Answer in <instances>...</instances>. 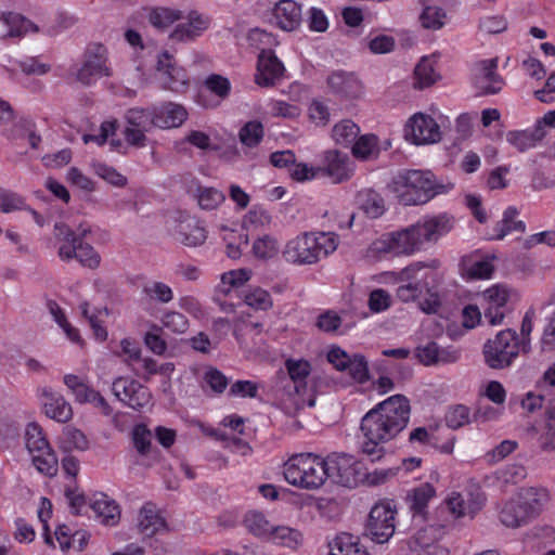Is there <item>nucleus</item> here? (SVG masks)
<instances>
[{
	"label": "nucleus",
	"instance_id": "1",
	"mask_svg": "<svg viewBox=\"0 0 555 555\" xmlns=\"http://www.w3.org/2000/svg\"><path fill=\"white\" fill-rule=\"evenodd\" d=\"M410 412V402L402 395L391 396L367 412L361 422L363 452L370 455L379 453L380 444L393 439L406 427Z\"/></svg>",
	"mask_w": 555,
	"mask_h": 555
},
{
	"label": "nucleus",
	"instance_id": "2",
	"mask_svg": "<svg viewBox=\"0 0 555 555\" xmlns=\"http://www.w3.org/2000/svg\"><path fill=\"white\" fill-rule=\"evenodd\" d=\"M339 242L335 232H302L285 243L282 256L291 264L311 266L332 255Z\"/></svg>",
	"mask_w": 555,
	"mask_h": 555
},
{
	"label": "nucleus",
	"instance_id": "3",
	"mask_svg": "<svg viewBox=\"0 0 555 555\" xmlns=\"http://www.w3.org/2000/svg\"><path fill=\"white\" fill-rule=\"evenodd\" d=\"M389 191L404 206L428 203L436 195L444 193V186L436 181L428 170H399L388 184Z\"/></svg>",
	"mask_w": 555,
	"mask_h": 555
},
{
	"label": "nucleus",
	"instance_id": "4",
	"mask_svg": "<svg viewBox=\"0 0 555 555\" xmlns=\"http://www.w3.org/2000/svg\"><path fill=\"white\" fill-rule=\"evenodd\" d=\"M391 276L395 282L401 283L397 288L400 300L408 302L428 294L430 298L422 304V309L427 313L436 312L439 299L437 294L433 293L437 284V273L434 269L422 262H415Z\"/></svg>",
	"mask_w": 555,
	"mask_h": 555
},
{
	"label": "nucleus",
	"instance_id": "5",
	"mask_svg": "<svg viewBox=\"0 0 555 555\" xmlns=\"http://www.w3.org/2000/svg\"><path fill=\"white\" fill-rule=\"evenodd\" d=\"M324 459L313 453L293 454L283 464L287 483L304 490H318L326 481Z\"/></svg>",
	"mask_w": 555,
	"mask_h": 555
},
{
	"label": "nucleus",
	"instance_id": "6",
	"mask_svg": "<svg viewBox=\"0 0 555 555\" xmlns=\"http://www.w3.org/2000/svg\"><path fill=\"white\" fill-rule=\"evenodd\" d=\"M547 499L548 494L544 489H521L503 505L500 520L506 527H520L539 515Z\"/></svg>",
	"mask_w": 555,
	"mask_h": 555
},
{
	"label": "nucleus",
	"instance_id": "7",
	"mask_svg": "<svg viewBox=\"0 0 555 555\" xmlns=\"http://www.w3.org/2000/svg\"><path fill=\"white\" fill-rule=\"evenodd\" d=\"M424 248L420 232L414 223L402 230L386 233L372 242L367 249V256L372 258L382 257L386 254L411 256Z\"/></svg>",
	"mask_w": 555,
	"mask_h": 555
},
{
	"label": "nucleus",
	"instance_id": "8",
	"mask_svg": "<svg viewBox=\"0 0 555 555\" xmlns=\"http://www.w3.org/2000/svg\"><path fill=\"white\" fill-rule=\"evenodd\" d=\"M25 444L36 469L46 476H55L59 467L57 457L39 424L33 422L26 426Z\"/></svg>",
	"mask_w": 555,
	"mask_h": 555
},
{
	"label": "nucleus",
	"instance_id": "9",
	"mask_svg": "<svg viewBox=\"0 0 555 555\" xmlns=\"http://www.w3.org/2000/svg\"><path fill=\"white\" fill-rule=\"evenodd\" d=\"M520 345L516 332L504 330L489 339L483 346V357L488 366L494 370L508 367L518 357Z\"/></svg>",
	"mask_w": 555,
	"mask_h": 555
},
{
	"label": "nucleus",
	"instance_id": "10",
	"mask_svg": "<svg viewBox=\"0 0 555 555\" xmlns=\"http://www.w3.org/2000/svg\"><path fill=\"white\" fill-rule=\"evenodd\" d=\"M324 463L326 480L331 478L344 487H357L366 477L363 464L352 455L332 454L324 459Z\"/></svg>",
	"mask_w": 555,
	"mask_h": 555
},
{
	"label": "nucleus",
	"instance_id": "11",
	"mask_svg": "<svg viewBox=\"0 0 555 555\" xmlns=\"http://www.w3.org/2000/svg\"><path fill=\"white\" fill-rule=\"evenodd\" d=\"M404 138L415 145L438 143L442 138L440 126L436 119L423 112L413 114L404 125Z\"/></svg>",
	"mask_w": 555,
	"mask_h": 555
},
{
	"label": "nucleus",
	"instance_id": "12",
	"mask_svg": "<svg viewBox=\"0 0 555 555\" xmlns=\"http://www.w3.org/2000/svg\"><path fill=\"white\" fill-rule=\"evenodd\" d=\"M396 509L390 502L375 504L369 516L367 533L376 543L387 542L395 533Z\"/></svg>",
	"mask_w": 555,
	"mask_h": 555
},
{
	"label": "nucleus",
	"instance_id": "13",
	"mask_svg": "<svg viewBox=\"0 0 555 555\" xmlns=\"http://www.w3.org/2000/svg\"><path fill=\"white\" fill-rule=\"evenodd\" d=\"M327 361L340 372L348 374L352 379L364 383L369 379V365L360 353H348L338 346H331L326 354Z\"/></svg>",
	"mask_w": 555,
	"mask_h": 555
},
{
	"label": "nucleus",
	"instance_id": "14",
	"mask_svg": "<svg viewBox=\"0 0 555 555\" xmlns=\"http://www.w3.org/2000/svg\"><path fill=\"white\" fill-rule=\"evenodd\" d=\"M112 392L117 400L134 410L147 406L152 399L151 392L145 386L126 376H118L113 380Z\"/></svg>",
	"mask_w": 555,
	"mask_h": 555
},
{
	"label": "nucleus",
	"instance_id": "15",
	"mask_svg": "<svg viewBox=\"0 0 555 555\" xmlns=\"http://www.w3.org/2000/svg\"><path fill=\"white\" fill-rule=\"evenodd\" d=\"M285 367L294 384V389L298 399L296 405L304 404L308 401L309 406L314 405L313 389L311 384V363L306 359H287Z\"/></svg>",
	"mask_w": 555,
	"mask_h": 555
},
{
	"label": "nucleus",
	"instance_id": "16",
	"mask_svg": "<svg viewBox=\"0 0 555 555\" xmlns=\"http://www.w3.org/2000/svg\"><path fill=\"white\" fill-rule=\"evenodd\" d=\"M111 68L107 65L106 48L102 44L89 47L85 61L77 73V79L83 85H91L103 77L111 76Z\"/></svg>",
	"mask_w": 555,
	"mask_h": 555
},
{
	"label": "nucleus",
	"instance_id": "17",
	"mask_svg": "<svg viewBox=\"0 0 555 555\" xmlns=\"http://www.w3.org/2000/svg\"><path fill=\"white\" fill-rule=\"evenodd\" d=\"M63 382L77 403L93 404L106 416H109L113 413V409L106 399L90 386L85 378L75 374H65Z\"/></svg>",
	"mask_w": 555,
	"mask_h": 555
},
{
	"label": "nucleus",
	"instance_id": "18",
	"mask_svg": "<svg viewBox=\"0 0 555 555\" xmlns=\"http://www.w3.org/2000/svg\"><path fill=\"white\" fill-rule=\"evenodd\" d=\"M156 70L163 88L173 92H182L186 89L189 81L186 73L173 63L168 52L158 55Z\"/></svg>",
	"mask_w": 555,
	"mask_h": 555
},
{
	"label": "nucleus",
	"instance_id": "19",
	"mask_svg": "<svg viewBox=\"0 0 555 555\" xmlns=\"http://www.w3.org/2000/svg\"><path fill=\"white\" fill-rule=\"evenodd\" d=\"M498 61L495 59L478 62L474 67L473 82L481 94H495L504 86V79L496 73Z\"/></svg>",
	"mask_w": 555,
	"mask_h": 555
},
{
	"label": "nucleus",
	"instance_id": "20",
	"mask_svg": "<svg viewBox=\"0 0 555 555\" xmlns=\"http://www.w3.org/2000/svg\"><path fill=\"white\" fill-rule=\"evenodd\" d=\"M320 168L321 173L334 183H340L352 177L356 165L347 154L330 150L324 153L323 166Z\"/></svg>",
	"mask_w": 555,
	"mask_h": 555
},
{
	"label": "nucleus",
	"instance_id": "21",
	"mask_svg": "<svg viewBox=\"0 0 555 555\" xmlns=\"http://www.w3.org/2000/svg\"><path fill=\"white\" fill-rule=\"evenodd\" d=\"M39 398L43 413L57 423H67L73 417V408L63 395L43 387L39 389Z\"/></svg>",
	"mask_w": 555,
	"mask_h": 555
},
{
	"label": "nucleus",
	"instance_id": "22",
	"mask_svg": "<svg viewBox=\"0 0 555 555\" xmlns=\"http://www.w3.org/2000/svg\"><path fill=\"white\" fill-rule=\"evenodd\" d=\"M508 296V289L502 285H494L482 293L481 305L485 318L491 325L502 323Z\"/></svg>",
	"mask_w": 555,
	"mask_h": 555
},
{
	"label": "nucleus",
	"instance_id": "23",
	"mask_svg": "<svg viewBox=\"0 0 555 555\" xmlns=\"http://www.w3.org/2000/svg\"><path fill=\"white\" fill-rule=\"evenodd\" d=\"M424 247L438 242L453 229V219L447 214L427 216L415 222Z\"/></svg>",
	"mask_w": 555,
	"mask_h": 555
},
{
	"label": "nucleus",
	"instance_id": "24",
	"mask_svg": "<svg viewBox=\"0 0 555 555\" xmlns=\"http://www.w3.org/2000/svg\"><path fill=\"white\" fill-rule=\"evenodd\" d=\"M80 242L81 240L77 235L76 231H74L67 223L63 221L54 223L53 245L56 249L57 257L62 261L69 262L74 260Z\"/></svg>",
	"mask_w": 555,
	"mask_h": 555
},
{
	"label": "nucleus",
	"instance_id": "25",
	"mask_svg": "<svg viewBox=\"0 0 555 555\" xmlns=\"http://www.w3.org/2000/svg\"><path fill=\"white\" fill-rule=\"evenodd\" d=\"M210 26V20L197 11H191L186 22L178 24L170 34V39L178 42H189L201 37Z\"/></svg>",
	"mask_w": 555,
	"mask_h": 555
},
{
	"label": "nucleus",
	"instance_id": "26",
	"mask_svg": "<svg viewBox=\"0 0 555 555\" xmlns=\"http://www.w3.org/2000/svg\"><path fill=\"white\" fill-rule=\"evenodd\" d=\"M284 65L271 50H262L258 56L256 82L268 87L283 76Z\"/></svg>",
	"mask_w": 555,
	"mask_h": 555
},
{
	"label": "nucleus",
	"instance_id": "27",
	"mask_svg": "<svg viewBox=\"0 0 555 555\" xmlns=\"http://www.w3.org/2000/svg\"><path fill=\"white\" fill-rule=\"evenodd\" d=\"M154 126L159 129L180 127L188 118L185 108L172 102L153 106Z\"/></svg>",
	"mask_w": 555,
	"mask_h": 555
},
{
	"label": "nucleus",
	"instance_id": "28",
	"mask_svg": "<svg viewBox=\"0 0 555 555\" xmlns=\"http://www.w3.org/2000/svg\"><path fill=\"white\" fill-rule=\"evenodd\" d=\"M415 358L424 365L453 363L459 360L460 352L455 349L440 348L435 341H429L415 348Z\"/></svg>",
	"mask_w": 555,
	"mask_h": 555
},
{
	"label": "nucleus",
	"instance_id": "29",
	"mask_svg": "<svg viewBox=\"0 0 555 555\" xmlns=\"http://www.w3.org/2000/svg\"><path fill=\"white\" fill-rule=\"evenodd\" d=\"M137 527L143 538H151L166 531L167 524L153 503H145L139 512Z\"/></svg>",
	"mask_w": 555,
	"mask_h": 555
},
{
	"label": "nucleus",
	"instance_id": "30",
	"mask_svg": "<svg viewBox=\"0 0 555 555\" xmlns=\"http://www.w3.org/2000/svg\"><path fill=\"white\" fill-rule=\"evenodd\" d=\"M330 89L344 99H357L362 93L361 81L353 75L335 72L327 78Z\"/></svg>",
	"mask_w": 555,
	"mask_h": 555
},
{
	"label": "nucleus",
	"instance_id": "31",
	"mask_svg": "<svg viewBox=\"0 0 555 555\" xmlns=\"http://www.w3.org/2000/svg\"><path fill=\"white\" fill-rule=\"evenodd\" d=\"M273 18L281 29L294 30L300 24L301 8L294 0H281L273 9Z\"/></svg>",
	"mask_w": 555,
	"mask_h": 555
},
{
	"label": "nucleus",
	"instance_id": "32",
	"mask_svg": "<svg viewBox=\"0 0 555 555\" xmlns=\"http://www.w3.org/2000/svg\"><path fill=\"white\" fill-rule=\"evenodd\" d=\"M439 55L434 53L423 56L414 69V87L416 89H425L433 86L440 79V73L437 65Z\"/></svg>",
	"mask_w": 555,
	"mask_h": 555
},
{
	"label": "nucleus",
	"instance_id": "33",
	"mask_svg": "<svg viewBox=\"0 0 555 555\" xmlns=\"http://www.w3.org/2000/svg\"><path fill=\"white\" fill-rule=\"evenodd\" d=\"M91 508L96 518L105 526H115L120 519V509L118 504L104 493L95 494Z\"/></svg>",
	"mask_w": 555,
	"mask_h": 555
},
{
	"label": "nucleus",
	"instance_id": "34",
	"mask_svg": "<svg viewBox=\"0 0 555 555\" xmlns=\"http://www.w3.org/2000/svg\"><path fill=\"white\" fill-rule=\"evenodd\" d=\"M178 237L186 246L195 247L202 245L207 238V232L201 221L188 217L178 225Z\"/></svg>",
	"mask_w": 555,
	"mask_h": 555
},
{
	"label": "nucleus",
	"instance_id": "35",
	"mask_svg": "<svg viewBox=\"0 0 555 555\" xmlns=\"http://www.w3.org/2000/svg\"><path fill=\"white\" fill-rule=\"evenodd\" d=\"M545 131L541 125L525 130H514L506 134V141L520 152L534 147L543 138Z\"/></svg>",
	"mask_w": 555,
	"mask_h": 555
},
{
	"label": "nucleus",
	"instance_id": "36",
	"mask_svg": "<svg viewBox=\"0 0 555 555\" xmlns=\"http://www.w3.org/2000/svg\"><path fill=\"white\" fill-rule=\"evenodd\" d=\"M357 202L361 210L370 218H379L386 211L384 197L373 189L361 190L357 194Z\"/></svg>",
	"mask_w": 555,
	"mask_h": 555
},
{
	"label": "nucleus",
	"instance_id": "37",
	"mask_svg": "<svg viewBox=\"0 0 555 555\" xmlns=\"http://www.w3.org/2000/svg\"><path fill=\"white\" fill-rule=\"evenodd\" d=\"M328 547V555H370L357 537L345 532L336 535Z\"/></svg>",
	"mask_w": 555,
	"mask_h": 555
},
{
	"label": "nucleus",
	"instance_id": "38",
	"mask_svg": "<svg viewBox=\"0 0 555 555\" xmlns=\"http://www.w3.org/2000/svg\"><path fill=\"white\" fill-rule=\"evenodd\" d=\"M435 488L426 482L412 490L409 495L410 508L413 512V519L420 521L424 519L427 505L429 501L435 496Z\"/></svg>",
	"mask_w": 555,
	"mask_h": 555
},
{
	"label": "nucleus",
	"instance_id": "39",
	"mask_svg": "<svg viewBox=\"0 0 555 555\" xmlns=\"http://www.w3.org/2000/svg\"><path fill=\"white\" fill-rule=\"evenodd\" d=\"M3 38L21 37L38 31V27L31 21L17 13L3 14Z\"/></svg>",
	"mask_w": 555,
	"mask_h": 555
},
{
	"label": "nucleus",
	"instance_id": "40",
	"mask_svg": "<svg viewBox=\"0 0 555 555\" xmlns=\"http://www.w3.org/2000/svg\"><path fill=\"white\" fill-rule=\"evenodd\" d=\"M532 431L535 435V440L539 449L544 453L555 452V416L554 413H548L543 424L533 426Z\"/></svg>",
	"mask_w": 555,
	"mask_h": 555
},
{
	"label": "nucleus",
	"instance_id": "41",
	"mask_svg": "<svg viewBox=\"0 0 555 555\" xmlns=\"http://www.w3.org/2000/svg\"><path fill=\"white\" fill-rule=\"evenodd\" d=\"M192 196L204 210L216 209L225 199V195L222 191L212 186L204 185H197L196 189L192 191Z\"/></svg>",
	"mask_w": 555,
	"mask_h": 555
},
{
	"label": "nucleus",
	"instance_id": "42",
	"mask_svg": "<svg viewBox=\"0 0 555 555\" xmlns=\"http://www.w3.org/2000/svg\"><path fill=\"white\" fill-rule=\"evenodd\" d=\"M380 147L375 134H363L356 139L352 145V154L361 160H370L378 157Z\"/></svg>",
	"mask_w": 555,
	"mask_h": 555
},
{
	"label": "nucleus",
	"instance_id": "43",
	"mask_svg": "<svg viewBox=\"0 0 555 555\" xmlns=\"http://www.w3.org/2000/svg\"><path fill=\"white\" fill-rule=\"evenodd\" d=\"M269 539L278 545L291 550L298 548L302 543V534L299 530L287 526H274Z\"/></svg>",
	"mask_w": 555,
	"mask_h": 555
},
{
	"label": "nucleus",
	"instance_id": "44",
	"mask_svg": "<svg viewBox=\"0 0 555 555\" xmlns=\"http://www.w3.org/2000/svg\"><path fill=\"white\" fill-rule=\"evenodd\" d=\"M182 18V12L167 7H156L149 9L147 20L155 28L166 29L173 23Z\"/></svg>",
	"mask_w": 555,
	"mask_h": 555
},
{
	"label": "nucleus",
	"instance_id": "45",
	"mask_svg": "<svg viewBox=\"0 0 555 555\" xmlns=\"http://www.w3.org/2000/svg\"><path fill=\"white\" fill-rule=\"evenodd\" d=\"M443 534V528L438 526H426L420 529L410 540L409 547L411 552L418 551V548L428 547L431 544L439 542Z\"/></svg>",
	"mask_w": 555,
	"mask_h": 555
},
{
	"label": "nucleus",
	"instance_id": "46",
	"mask_svg": "<svg viewBox=\"0 0 555 555\" xmlns=\"http://www.w3.org/2000/svg\"><path fill=\"white\" fill-rule=\"evenodd\" d=\"M253 255L260 260L274 258L280 251L279 240L270 234L257 237L251 246Z\"/></svg>",
	"mask_w": 555,
	"mask_h": 555
},
{
	"label": "nucleus",
	"instance_id": "47",
	"mask_svg": "<svg viewBox=\"0 0 555 555\" xmlns=\"http://www.w3.org/2000/svg\"><path fill=\"white\" fill-rule=\"evenodd\" d=\"M525 476L526 469L524 466L517 464L507 465L493 474V485L503 490L508 485L519 482Z\"/></svg>",
	"mask_w": 555,
	"mask_h": 555
},
{
	"label": "nucleus",
	"instance_id": "48",
	"mask_svg": "<svg viewBox=\"0 0 555 555\" xmlns=\"http://www.w3.org/2000/svg\"><path fill=\"white\" fill-rule=\"evenodd\" d=\"M142 294L152 301L169 304L173 299L172 288L162 281H149L142 287Z\"/></svg>",
	"mask_w": 555,
	"mask_h": 555
},
{
	"label": "nucleus",
	"instance_id": "49",
	"mask_svg": "<svg viewBox=\"0 0 555 555\" xmlns=\"http://www.w3.org/2000/svg\"><path fill=\"white\" fill-rule=\"evenodd\" d=\"M244 525L250 533L259 538H269L274 527L262 513L256 511L245 515Z\"/></svg>",
	"mask_w": 555,
	"mask_h": 555
},
{
	"label": "nucleus",
	"instance_id": "50",
	"mask_svg": "<svg viewBox=\"0 0 555 555\" xmlns=\"http://www.w3.org/2000/svg\"><path fill=\"white\" fill-rule=\"evenodd\" d=\"M360 133L359 126L350 119L337 122L332 130L333 140L340 145L352 144Z\"/></svg>",
	"mask_w": 555,
	"mask_h": 555
},
{
	"label": "nucleus",
	"instance_id": "51",
	"mask_svg": "<svg viewBox=\"0 0 555 555\" xmlns=\"http://www.w3.org/2000/svg\"><path fill=\"white\" fill-rule=\"evenodd\" d=\"M49 311L55 323L64 332L67 339L73 344L81 346L83 344V339L81 338L79 331L67 321L66 315L61 307L55 302H50Z\"/></svg>",
	"mask_w": 555,
	"mask_h": 555
},
{
	"label": "nucleus",
	"instance_id": "52",
	"mask_svg": "<svg viewBox=\"0 0 555 555\" xmlns=\"http://www.w3.org/2000/svg\"><path fill=\"white\" fill-rule=\"evenodd\" d=\"M49 311L55 323L64 332L67 339L73 344L81 346L83 344V339L81 338L79 331L67 321L66 315L61 307L55 302H50Z\"/></svg>",
	"mask_w": 555,
	"mask_h": 555
},
{
	"label": "nucleus",
	"instance_id": "53",
	"mask_svg": "<svg viewBox=\"0 0 555 555\" xmlns=\"http://www.w3.org/2000/svg\"><path fill=\"white\" fill-rule=\"evenodd\" d=\"M494 268L486 258L468 259L463 263L464 275L473 280L490 279Z\"/></svg>",
	"mask_w": 555,
	"mask_h": 555
},
{
	"label": "nucleus",
	"instance_id": "54",
	"mask_svg": "<svg viewBox=\"0 0 555 555\" xmlns=\"http://www.w3.org/2000/svg\"><path fill=\"white\" fill-rule=\"evenodd\" d=\"M222 238L227 245V255L232 259H237L242 255V248L247 245L248 237L243 231L222 229Z\"/></svg>",
	"mask_w": 555,
	"mask_h": 555
},
{
	"label": "nucleus",
	"instance_id": "55",
	"mask_svg": "<svg viewBox=\"0 0 555 555\" xmlns=\"http://www.w3.org/2000/svg\"><path fill=\"white\" fill-rule=\"evenodd\" d=\"M447 20L446 11L438 5H426L421 15L420 22L425 29L438 30L444 24Z\"/></svg>",
	"mask_w": 555,
	"mask_h": 555
},
{
	"label": "nucleus",
	"instance_id": "56",
	"mask_svg": "<svg viewBox=\"0 0 555 555\" xmlns=\"http://www.w3.org/2000/svg\"><path fill=\"white\" fill-rule=\"evenodd\" d=\"M518 216V211L515 207L509 206L503 214V219L498 225V234L493 237L498 240L504 238L507 234L513 231L525 232L526 224L524 221H515V218Z\"/></svg>",
	"mask_w": 555,
	"mask_h": 555
},
{
	"label": "nucleus",
	"instance_id": "57",
	"mask_svg": "<svg viewBox=\"0 0 555 555\" xmlns=\"http://www.w3.org/2000/svg\"><path fill=\"white\" fill-rule=\"evenodd\" d=\"M251 270L247 268H241L224 272L221 275L220 291L228 294L232 288L240 287L244 283L250 280Z\"/></svg>",
	"mask_w": 555,
	"mask_h": 555
},
{
	"label": "nucleus",
	"instance_id": "58",
	"mask_svg": "<svg viewBox=\"0 0 555 555\" xmlns=\"http://www.w3.org/2000/svg\"><path fill=\"white\" fill-rule=\"evenodd\" d=\"M127 124L142 128L146 131H150L154 126V114L153 107L151 108H141L133 107L127 111L125 115Z\"/></svg>",
	"mask_w": 555,
	"mask_h": 555
},
{
	"label": "nucleus",
	"instance_id": "59",
	"mask_svg": "<svg viewBox=\"0 0 555 555\" xmlns=\"http://www.w3.org/2000/svg\"><path fill=\"white\" fill-rule=\"evenodd\" d=\"M240 142L247 147L257 146L263 138V126L258 120L246 122L238 132Z\"/></svg>",
	"mask_w": 555,
	"mask_h": 555
},
{
	"label": "nucleus",
	"instance_id": "60",
	"mask_svg": "<svg viewBox=\"0 0 555 555\" xmlns=\"http://www.w3.org/2000/svg\"><path fill=\"white\" fill-rule=\"evenodd\" d=\"M61 447L66 450L85 451L89 448V440L86 435L74 427H65L62 435Z\"/></svg>",
	"mask_w": 555,
	"mask_h": 555
},
{
	"label": "nucleus",
	"instance_id": "61",
	"mask_svg": "<svg viewBox=\"0 0 555 555\" xmlns=\"http://www.w3.org/2000/svg\"><path fill=\"white\" fill-rule=\"evenodd\" d=\"M204 387H207L216 395L222 393L228 385V377L218 369L209 366L203 374Z\"/></svg>",
	"mask_w": 555,
	"mask_h": 555
},
{
	"label": "nucleus",
	"instance_id": "62",
	"mask_svg": "<svg viewBox=\"0 0 555 555\" xmlns=\"http://www.w3.org/2000/svg\"><path fill=\"white\" fill-rule=\"evenodd\" d=\"M162 325L175 334H183L189 328V320L178 311L167 310L160 318Z\"/></svg>",
	"mask_w": 555,
	"mask_h": 555
},
{
	"label": "nucleus",
	"instance_id": "63",
	"mask_svg": "<svg viewBox=\"0 0 555 555\" xmlns=\"http://www.w3.org/2000/svg\"><path fill=\"white\" fill-rule=\"evenodd\" d=\"M244 301L257 310H268L273 305L270 294L260 287L249 288L244 295Z\"/></svg>",
	"mask_w": 555,
	"mask_h": 555
},
{
	"label": "nucleus",
	"instance_id": "64",
	"mask_svg": "<svg viewBox=\"0 0 555 555\" xmlns=\"http://www.w3.org/2000/svg\"><path fill=\"white\" fill-rule=\"evenodd\" d=\"M74 259L77 260L81 266L89 269H96L101 263L100 254L92 245L83 241L79 243L77 247V254Z\"/></svg>",
	"mask_w": 555,
	"mask_h": 555
}]
</instances>
